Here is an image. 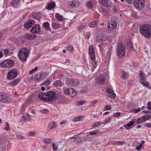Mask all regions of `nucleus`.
Wrapping results in <instances>:
<instances>
[{
    "instance_id": "obj_1",
    "label": "nucleus",
    "mask_w": 151,
    "mask_h": 151,
    "mask_svg": "<svg viewBox=\"0 0 151 151\" xmlns=\"http://www.w3.org/2000/svg\"><path fill=\"white\" fill-rule=\"evenodd\" d=\"M140 33L144 37L147 38L151 37V25L146 24L142 25L139 28Z\"/></svg>"
},
{
    "instance_id": "obj_2",
    "label": "nucleus",
    "mask_w": 151,
    "mask_h": 151,
    "mask_svg": "<svg viewBox=\"0 0 151 151\" xmlns=\"http://www.w3.org/2000/svg\"><path fill=\"white\" fill-rule=\"evenodd\" d=\"M30 52V50L25 47L20 49L18 53V55L19 59L22 61L26 60Z\"/></svg>"
},
{
    "instance_id": "obj_3",
    "label": "nucleus",
    "mask_w": 151,
    "mask_h": 151,
    "mask_svg": "<svg viewBox=\"0 0 151 151\" xmlns=\"http://www.w3.org/2000/svg\"><path fill=\"white\" fill-rule=\"evenodd\" d=\"M56 98L55 93L52 91H50L46 93V95L44 99L45 101H53Z\"/></svg>"
},
{
    "instance_id": "obj_4",
    "label": "nucleus",
    "mask_w": 151,
    "mask_h": 151,
    "mask_svg": "<svg viewBox=\"0 0 151 151\" xmlns=\"http://www.w3.org/2000/svg\"><path fill=\"white\" fill-rule=\"evenodd\" d=\"M14 65V62L12 60L9 59L5 60L0 63V66L4 68L11 67Z\"/></svg>"
},
{
    "instance_id": "obj_5",
    "label": "nucleus",
    "mask_w": 151,
    "mask_h": 151,
    "mask_svg": "<svg viewBox=\"0 0 151 151\" xmlns=\"http://www.w3.org/2000/svg\"><path fill=\"white\" fill-rule=\"evenodd\" d=\"M125 46L121 43L118 45L117 55L119 57H122L125 54Z\"/></svg>"
},
{
    "instance_id": "obj_6",
    "label": "nucleus",
    "mask_w": 151,
    "mask_h": 151,
    "mask_svg": "<svg viewBox=\"0 0 151 151\" xmlns=\"http://www.w3.org/2000/svg\"><path fill=\"white\" fill-rule=\"evenodd\" d=\"M64 93L66 95H68L71 97H75L77 94L76 90L71 88H67L64 90Z\"/></svg>"
},
{
    "instance_id": "obj_7",
    "label": "nucleus",
    "mask_w": 151,
    "mask_h": 151,
    "mask_svg": "<svg viewBox=\"0 0 151 151\" xmlns=\"http://www.w3.org/2000/svg\"><path fill=\"white\" fill-rule=\"evenodd\" d=\"M145 1L144 0H135L134 6L138 10L142 9L145 6Z\"/></svg>"
},
{
    "instance_id": "obj_8",
    "label": "nucleus",
    "mask_w": 151,
    "mask_h": 151,
    "mask_svg": "<svg viewBox=\"0 0 151 151\" xmlns=\"http://www.w3.org/2000/svg\"><path fill=\"white\" fill-rule=\"evenodd\" d=\"M140 82L143 86L147 87L149 85V83L146 81V79L144 73L141 71L139 72Z\"/></svg>"
},
{
    "instance_id": "obj_9",
    "label": "nucleus",
    "mask_w": 151,
    "mask_h": 151,
    "mask_svg": "<svg viewBox=\"0 0 151 151\" xmlns=\"http://www.w3.org/2000/svg\"><path fill=\"white\" fill-rule=\"evenodd\" d=\"M0 101L3 103H8L10 101L9 95L5 93H0Z\"/></svg>"
},
{
    "instance_id": "obj_10",
    "label": "nucleus",
    "mask_w": 151,
    "mask_h": 151,
    "mask_svg": "<svg viewBox=\"0 0 151 151\" xmlns=\"http://www.w3.org/2000/svg\"><path fill=\"white\" fill-rule=\"evenodd\" d=\"M17 75V71L15 70L12 69L7 73V78L8 80H12L15 78Z\"/></svg>"
},
{
    "instance_id": "obj_11",
    "label": "nucleus",
    "mask_w": 151,
    "mask_h": 151,
    "mask_svg": "<svg viewBox=\"0 0 151 151\" xmlns=\"http://www.w3.org/2000/svg\"><path fill=\"white\" fill-rule=\"evenodd\" d=\"M88 52L91 59L92 60H95L96 59L95 53L93 45L89 46Z\"/></svg>"
},
{
    "instance_id": "obj_12",
    "label": "nucleus",
    "mask_w": 151,
    "mask_h": 151,
    "mask_svg": "<svg viewBox=\"0 0 151 151\" xmlns=\"http://www.w3.org/2000/svg\"><path fill=\"white\" fill-rule=\"evenodd\" d=\"M107 28L109 30H111L115 29L116 27L117 23L116 22L113 21L111 22H108L107 23Z\"/></svg>"
},
{
    "instance_id": "obj_13",
    "label": "nucleus",
    "mask_w": 151,
    "mask_h": 151,
    "mask_svg": "<svg viewBox=\"0 0 151 151\" xmlns=\"http://www.w3.org/2000/svg\"><path fill=\"white\" fill-rule=\"evenodd\" d=\"M41 27L39 24L35 25L31 30V32L34 34H38L41 32Z\"/></svg>"
},
{
    "instance_id": "obj_14",
    "label": "nucleus",
    "mask_w": 151,
    "mask_h": 151,
    "mask_svg": "<svg viewBox=\"0 0 151 151\" xmlns=\"http://www.w3.org/2000/svg\"><path fill=\"white\" fill-rule=\"evenodd\" d=\"M35 23L34 20L32 19H30L25 22L24 24V26L26 29H29L31 28Z\"/></svg>"
},
{
    "instance_id": "obj_15",
    "label": "nucleus",
    "mask_w": 151,
    "mask_h": 151,
    "mask_svg": "<svg viewBox=\"0 0 151 151\" xmlns=\"http://www.w3.org/2000/svg\"><path fill=\"white\" fill-rule=\"evenodd\" d=\"M107 40V38L104 36L101 35L99 36L96 38V44L103 43L104 42H105Z\"/></svg>"
},
{
    "instance_id": "obj_16",
    "label": "nucleus",
    "mask_w": 151,
    "mask_h": 151,
    "mask_svg": "<svg viewBox=\"0 0 151 151\" xmlns=\"http://www.w3.org/2000/svg\"><path fill=\"white\" fill-rule=\"evenodd\" d=\"M107 91V94L108 96L111 99H114L115 97L116 96V94L111 88H108Z\"/></svg>"
},
{
    "instance_id": "obj_17",
    "label": "nucleus",
    "mask_w": 151,
    "mask_h": 151,
    "mask_svg": "<svg viewBox=\"0 0 151 151\" xmlns=\"http://www.w3.org/2000/svg\"><path fill=\"white\" fill-rule=\"evenodd\" d=\"M10 3L14 8H17L20 5V2L19 0H13L10 2Z\"/></svg>"
},
{
    "instance_id": "obj_18",
    "label": "nucleus",
    "mask_w": 151,
    "mask_h": 151,
    "mask_svg": "<svg viewBox=\"0 0 151 151\" xmlns=\"http://www.w3.org/2000/svg\"><path fill=\"white\" fill-rule=\"evenodd\" d=\"M150 118V116L149 115H145L143 116L138 119L137 123L138 124H139L140 123L145 122L147 120H148Z\"/></svg>"
},
{
    "instance_id": "obj_19",
    "label": "nucleus",
    "mask_w": 151,
    "mask_h": 151,
    "mask_svg": "<svg viewBox=\"0 0 151 151\" xmlns=\"http://www.w3.org/2000/svg\"><path fill=\"white\" fill-rule=\"evenodd\" d=\"M58 127V125L57 123L54 122L52 121L48 125V129L49 130Z\"/></svg>"
},
{
    "instance_id": "obj_20",
    "label": "nucleus",
    "mask_w": 151,
    "mask_h": 151,
    "mask_svg": "<svg viewBox=\"0 0 151 151\" xmlns=\"http://www.w3.org/2000/svg\"><path fill=\"white\" fill-rule=\"evenodd\" d=\"M105 76H101L96 80V82L98 84H102L105 81Z\"/></svg>"
},
{
    "instance_id": "obj_21",
    "label": "nucleus",
    "mask_w": 151,
    "mask_h": 151,
    "mask_svg": "<svg viewBox=\"0 0 151 151\" xmlns=\"http://www.w3.org/2000/svg\"><path fill=\"white\" fill-rule=\"evenodd\" d=\"M20 81V80L19 79H17L10 81L9 83V85L12 86H15L17 85V84Z\"/></svg>"
},
{
    "instance_id": "obj_22",
    "label": "nucleus",
    "mask_w": 151,
    "mask_h": 151,
    "mask_svg": "<svg viewBox=\"0 0 151 151\" xmlns=\"http://www.w3.org/2000/svg\"><path fill=\"white\" fill-rule=\"evenodd\" d=\"M102 4L106 7L110 6L111 5L110 0H100Z\"/></svg>"
},
{
    "instance_id": "obj_23",
    "label": "nucleus",
    "mask_w": 151,
    "mask_h": 151,
    "mask_svg": "<svg viewBox=\"0 0 151 151\" xmlns=\"http://www.w3.org/2000/svg\"><path fill=\"white\" fill-rule=\"evenodd\" d=\"M134 120H132L127 124L124 125V127L127 130L131 128L130 127L133 125L134 123Z\"/></svg>"
},
{
    "instance_id": "obj_24",
    "label": "nucleus",
    "mask_w": 151,
    "mask_h": 151,
    "mask_svg": "<svg viewBox=\"0 0 151 151\" xmlns=\"http://www.w3.org/2000/svg\"><path fill=\"white\" fill-rule=\"evenodd\" d=\"M42 26L45 30L47 31L50 30L51 28L50 27V24L48 22H45L44 23Z\"/></svg>"
},
{
    "instance_id": "obj_25",
    "label": "nucleus",
    "mask_w": 151,
    "mask_h": 151,
    "mask_svg": "<svg viewBox=\"0 0 151 151\" xmlns=\"http://www.w3.org/2000/svg\"><path fill=\"white\" fill-rule=\"evenodd\" d=\"M36 37V35L32 34H28L25 35V38L29 40H33Z\"/></svg>"
},
{
    "instance_id": "obj_26",
    "label": "nucleus",
    "mask_w": 151,
    "mask_h": 151,
    "mask_svg": "<svg viewBox=\"0 0 151 151\" xmlns=\"http://www.w3.org/2000/svg\"><path fill=\"white\" fill-rule=\"evenodd\" d=\"M32 16L34 19L39 20L41 17L40 14V12H33L32 14Z\"/></svg>"
},
{
    "instance_id": "obj_27",
    "label": "nucleus",
    "mask_w": 151,
    "mask_h": 151,
    "mask_svg": "<svg viewBox=\"0 0 151 151\" xmlns=\"http://www.w3.org/2000/svg\"><path fill=\"white\" fill-rule=\"evenodd\" d=\"M73 82H74L73 79H72L68 78L66 80V85L69 86H72L73 84Z\"/></svg>"
},
{
    "instance_id": "obj_28",
    "label": "nucleus",
    "mask_w": 151,
    "mask_h": 151,
    "mask_svg": "<svg viewBox=\"0 0 151 151\" xmlns=\"http://www.w3.org/2000/svg\"><path fill=\"white\" fill-rule=\"evenodd\" d=\"M100 12L104 16H107L109 15V13L105 9L101 8L100 10Z\"/></svg>"
},
{
    "instance_id": "obj_29",
    "label": "nucleus",
    "mask_w": 151,
    "mask_h": 151,
    "mask_svg": "<svg viewBox=\"0 0 151 151\" xmlns=\"http://www.w3.org/2000/svg\"><path fill=\"white\" fill-rule=\"evenodd\" d=\"M99 23V22L97 21L92 22L89 24V26L91 28L96 27L98 26Z\"/></svg>"
},
{
    "instance_id": "obj_30",
    "label": "nucleus",
    "mask_w": 151,
    "mask_h": 151,
    "mask_svg": "<svg viewBox=\"0 0 151 151\" xmlns=\"http://www.w3.org/2000/svg\"><path fill=\"white\" fill-rule=\"evenodd\" d=\"M45 95L46 93L41 92L38 94V97L40 99L45 101L44 99H45Z\"/></svg>"
},
{
    "instance_id": "obj_31",
    "label": "nucleus",
    "mask_w": 151,
    "mask_h": 151,
    "mask_svg": "<svg viewBox=\"0 0 151 151\" xmlns=\"http://www.w3.org/2000/svg\"><path fill=\"white\" fill-rule=\"evenodd\" d=\"M55 18L58 21H62L63 20V16H61L58 13H56L55 14Z\"/></svg>"
},
{
    "instance_id": "obj_32",
    "label": "nucleus",
    "mask_w": 151,
    "mask_h": 151,
    "mask_svg": "<svg viewBox=\"0 0 151 151\" xmlns=\"http://www.w3.org/2000/svg\"><path fill=\"white\" fill-rule=\"evenodd\" d=\"M30 118L29 115L27 113H25L23 114L22 117L23 121L25 122L27 120H29Z\"/></svg>"
},
{
    "instance_id": "obj_33",
    "label": "nucleus",
    "mask_w": 151,
    "mask_h": 151,
    "mask_svg": "<svg viewBox=\"0 0 151 151\" xmlns=\"http://www.w3.org/2000/svg\"><path fill=\"white\" fill-rule=\"evenodd\" d=\"M55 6V3H50L47 6V8L48 10H51L53 9Z\"/></svg>"
},
{
    "instance_id": "obj_34",
    "label": "nucleus",
    "mask_w": 151,
    "mask_h": 151,
    "mask_svg": "<svg viewBox=\"0 0 151 151\" xmlns=\"http://www.w3.org/2000/svg\"><path fill=\"white\" fill-rule=\"evenodd\" d=\"M52 26L53 28L57 29L59 27L60 24L57 23L53 22L52 23Z\"/></svg>"
},
{
    "instance_id": "obj_35",
    "label": "nucleus",
    "mask_w": 151,
    "mask_h": 151,
    "mask_svg": "<svg viewBox=\"0 0 151 151\" xmlns=\"http://www.w3.org/2000/svg\"><path fill=\"white\" fill-rule=\"evenodd\" d=\"M122 77L124 80L127 79L129 78L128 73L124 71H123L122 72Z\"/></svg>"
},
{
    "instance_id": "obj_36",
    "label": "nucleus",
    "mask_w": 151,
    "mask_h": 151,
    "mask_svg": "<svg viewBox=\"0 0 151 151\" xmlns=\"http://www.w3.org/2000/svg\"><path fill=\"white\" fill-rule=\"evenodd\" d=\"M61 85V82L59 80L55 81L53 84V85L55 87H59Z\"/></svg>"
},
{
    "instance_id": "obj_37",
    "label": "nucleus",
    "mask_w": 151,
    "mask_h": 151,
    "mask_svg": "<svg viewBox=\"0 0 151 151\" xmlns=\"http://www.w3.org/2000/svg\"><path fill=\"white\" fill-rule=\"evenodd\" d=\"M82 141V139L81 138L77 137H75L73 140V142L76 143H79L81 142Z\"/></svg>"
},
{
    "instance_id": "obj_38",
    "label": "nucleus",
    "mask_w": 151,
    "mask_h": 151,
    "mask_svg": "<svg viewBox=\"0 0 151 151\" xmlns=\"http://www.w3.org/2000/svg\"><path fill=\"white\" fill-rule=\"evenodd\" d=\"M76 2L75 1H70L69 2L68 4L70 7L73 8L76 6Z\"/></svg>"
},
{
    "instance_id": "obj_39",
    "label": "nucleus",
    "mask_w": 151,
    "mask_h": 151,
    "mask_svg": "<svg viewBox=\"0 0 151 151\" xmlns=\"http://www.w3.org/2000/svg\"><path fill=\"white\" fill-rule=\"evenodd\" d=\"M6 137L4 136L0 137V145H3L5 142Z\"/></svg>"
},
{
    "instance_id": "obj_40",
    "label": "nucleus",
    "mask_w": 151,
    "mask_h": 151,
    "mask_svg": "<svg viewBox=\"0 0 151 151\" xmlns=\"http://www.w3.org/2000/svg\"><path fill=\"white\" fill-rule=\"evenodd\" d=\"M93 5L91 1H88L87 3L86 7L88 9H91L93 7Z\"/></svg>"
},
{
    "instance_id": "obj_41",
    "label": "nucleus",
    "mask_w": 151,
    "mask_h": 151,
    "mask_svg": "<svg viewBox=\"0 0 151 151\" xmlns=\"http://www.w3.org/2000/svg\"><path fill=\"white\" fill-rule=\"evenodd\" d=\"M113 144L117 145H123L125 144V142L122 141H118L114 142Z\"/></svg>"
},
{
    "instance_id": "obj_42",
    "label": "nucleus",
    "mask_w": 151,
    "mask_h": 151,
    "mask_svg": "<svg viewBox=\"0 0 151 151\" xmlns=\"http://www.w3.org/2000/svg\"><path fill=\"white\" fill-rule=\"evenodd\" d=\"M73 79L74 82H73V85H72V86H75L79 85L80 83L79 81L77 79Z\"/></svg>"
},
{
    "instance_id": "obj_43",
    "label": "nucleus",
    "mask_w": 151,
    "mask_h": 151,
    "mask_svg": "<svg viewBox=\"0 0 151 151\" xmlns=\"http://www.w3.org/2000/svg\"><path fill=\"white\" fill-rule=\"evenodd\" d=\"M111 119V116H109L106 119L103 120V124H105L109 123L110 122L109 121Z\"/></svg>"
},
{
    "instance_id": "obj_44",
    "label": "nucleus",
    "mask_w": 151,
    "mask_h": 151,
    "mask_svg": "<svg viewBox=\"0 0 151 151\" xmlns=\"http://www.w3.org/2000/svg\"><path fill=\"white\" fill-rule=\"evenodd\" d=\"M39 81L43 79L45 77V74L44 73H41L39 75Z\"/></svg>"
},
{
    "instance_id": "obj_45",
    "label": "nucleus",
    "mask_w": 151,
    "mask_h": 151,
    "mask_svg": "<svg viewBox=\"0 0 151 151\" xmlns=\"http://www.w3.org/2000/svg\"><path fill=\"white\" fill-rule=\"evenodd\" d=\"M52 81V78H49L47 79L46 80L44 81L43 84H49Z\"/></svg>"
},
{
    "instance_id": "obj_46",
    "label": "nucleus",
    "mask_w": 151,
    "mask_h": 151,
    "mask_svg": "<svg viewBox=\"0 0 151 151\" xmlns=\"http://www.w3.org/2000/svg\"><path fill=\"white\" fill-rule=\"evenodd\" d=\"M85 102L84 101H78L75 103V104L77 106L81 105L84 104Z\"/></svg>"
},
{
    "instance_id": "obj_47",
    "label": "nucleus",
    "mask_w": 151,
    "mask_h": 151,
    "mask_svg": "<svg viewBox=\"0 0 151 151\" xmlns=\"http://www.w3.org/2000/svg\"><path fill=\"white\" fill-rule=\"evenodd\" d=\"M112 51V49H109L107 52V57L108 58H110Z\"/></svg>"
},
{
    "instance_id": "obj_48",
    "label": "nucleus",
    "mask_w": 151,
    "mask_h": 151,
    "mask_svg": "<svg viewBox=\"0 0 151 151\" xmlns=\"http://www.w3.org/2000/svg\"><path fill=\"white\" fill-rule=\"evenodd\" d=\"M52 147L54 151H57L58 149V146L55 143H53Z\"/></svg>"
},
{
    "instance_id": "obj_49",
    "label": "nucleus",
    "mask_w": 151,
    "mask_h": 151,
    "mask_svg": "<svg viewBox=\"0 0 151 151\" xmlns=\"http://www.w3.org/2000/svg\"><path fill=\"white\" fill-rule=\"evenodd\" d=\"M38 68L37 67H36L35 68L32 69L29 72L30 74H32L33 73H35L38 69Z\"/></svg>"
},
{
    "instance_id": "obj_50",
    "label": "nucleus",
    "mask_w": 151,
    "mask_h": 151,
    "mask_svg": "<svg viewBox=\"0 0 151 151\" xmlns=\"http://www.w3.org/2000/svg\"><path fill=\"white\" fill-rule=\"evenodd\" d=\"M97 61H95L94 63H92L93 68L92 69V71H93L96 67L97 66Z\"/></svg>"
},
{
    "instance_id": "obj_51",
    "label": "nucleus",
    "mask_w": 151,
    "mask_h": 151,
    "mask_svg": "<svg viewBox=\"0 0 151 151\" xmlns=\"http://www.w3.org/2000/svg\"><path fill=\"white\" fill-rule=\"evenodd\" d=\"M4 129L8 131L10 129V126L7 123H6V125L4 127Z\"/></svg>"
},
{
    "instance_id": "obj_52",
    "label": "nucleus",
    "mask_w": 151,
    "mask_h": 151,
    "mask_svg": "<svg viewBox=\"0 0 151 151\" xmlns=\"http://www.w3.org/2000/svg\"><path fill=\"white\" fill-rule=\"evenodd\" d=\"M16 136L17 138L18 139H23L25 138V137L21 135H17Z\"/></svg>"
},
{
    "instance_id": "obj_53",
    "label": "nucleus",
    "mask_w": 151,
    "mask_h": 151,
    "mask_svg": "<svg viewBox=\"0 0 151 151\" xmlns=\"http://www.w3.org/2000/svg\"><path fill=\"white\" fill-rule=\"evenodd\" d=\"M121 114V113L120 112L116 113L113 114V116L114 117H116L120 116Z\"/></svg>"
},
{
    "instance_id": "obj_54",
    "label": "nucleus",
    "mask_w": 151,
    "mask_h": 151,
    "mask_svg": "<svg viewBox=\"0 0 151 151\" xmlns=\"http://www.w3.org/2000/svg\"><path fill=\"white\" fill-rule=\"evenodd\" d=\"M45 140V142L46 144H48L50 143L51 141V140L50 139H47V138H44V139Z\"/></svg>"
},
{
    "instance_id": "obj_55",
    "label": "nucleus",
    "mask_w": 151,
    "mask_h": 151,
    "mask_svg": "<svg viewBox=\"0 0 151 151\" xmlns=\"http://www.w3.org/2000/svg\"><path fill=\"white\" fill-rule=\"evenodd\" d=\"M111 109V106L109 105H106L104 109V111L110 110Z\"/></svg>"
},
{
    "instance_id": "obj_56",
    "label": "nucleus",
    "mask_w": 151,
    "mask_h": 151,
    "mask_svg": "<svg viewBox=\"0 0 151 151\" xmlns=\"http://www.w3.org/2000/svg\"><path fill=\"white\" fill-rule=\"evenodd\" d=\"M82 117L81 116H78L75 118V121H78L81 120Z\"/></svg>"
},
{
    "instance_id": "obj_57",
    "label": "nucleus",
    "mask_w": 151,
    "mask_h": 151,
    "mask_svg": "<svg viewBox=\"0 0 151 151\" xmlns=\"http://www.w3.org/2000/svg\"><path fill=\"white\" fill-rule=\"evenodd\" d=\"M67 49L68 50L71 51L73 49V47L71 45H68L67 46Z\"/></svg>"
},
{
    "instance_id": "obj_58",
    "label": "nucleus",
    "mask_w": 151,
    "mask_h": 151,
    "mask_svg": "<svg viewBox=\"0 0 151 151\" xmlns=\"http://www.w3.org/2000/svg\"><path fill=\"white\" fill-rule=\"evenodd\" d=\"M141 110V108H139L138 109L133 110L134 112L135 113H137L139 112Z\"/></svg>"
},
{
    "instance_id": "obj_59",
    "label": "nucleus",
    "mask_w": 151,
    "mask_h": 151,
    "mask_svg": "<svg viewBox=\"0 0 151 151\" xmlns=\"http://www.w3.org/2000/svg\"><path fill=\"white\" fill-rule=\"evenodd\" d=\"M4 54L6 56L9 55V52L7 49H5L4 50Z\"/></svg>"
},
{
    "instance_id": "obj_60",
    "label": "nucleus",
    "mask_w": 151,
    "mask_h": 151,
    "mask_svg": "<svg viewBox=\"0 0 151 151\" xmlns=\"http://www.w3.org/2000/svg\"><path fill=\"white\" fill-rule=\"evenodd\" d=\"M98 132L96 130H93L89 132L90 134L91 135H95Z\"/></svg>"
},
{
    "instance_id": "obj_61",
    "label": "nucleus",
    "mask_w": 151,
    "mask_h": 151,
    "mask_svg": "<svg viewBox=\"0 0 151 151\" xmlns=\"http://www.w3.org/2000/svg\"><path fill=\"white\" fill-rule=\"evenodd\" d=\"M147 108L148 109H150L151 110V102H149L147 104Z\"/></svg>"
},
{
    "instance_id": "obj_62",
    "label": "nucleus",
    "mask_w": 151,
    "mask_h": 151,
    "mask_svg": "<svg viewBox=\"0 0 151 151\" xmlns=\"http://www.w3.org/2000/svg\"><path fill=\"white\" fill-rule=\"evenodd\" d=\"M39 75L38 74H36L34 78V81H39L38 79H39Z\"/></svg>"
},
{
    "instance_id": "obj_63",
    "label": "nucleus",
    "mask_w": 151,
    "mask_h": 151,
    "mask_svg": "<svg viewBox=\"0 0 151 151\" xmlns=\"http://www.w3.org/2000/svg\"><path fill=\"white\" fill-rule=\"evenodd\" d=\"M113 12L114 13H116L117 12L118 10L115 6H114L113 8Z\"/></svg>"
},
{
    "instance_id": "obj_64",
    "label": "nucleus",
    "mask_w": 151,
    "mask_h": 151,
    "mask_svg": "<svg viewBox=\"0 0 151 151\" xmlns=\"http://www.w3.org/2000/svg\"><path fill=\"white\" fill-rule=\"evenodd\" d=\"M142 147V144H140L139 145L136 147L135 149L138 151L140 150Z\"/></svg>"
}]
</instances>
